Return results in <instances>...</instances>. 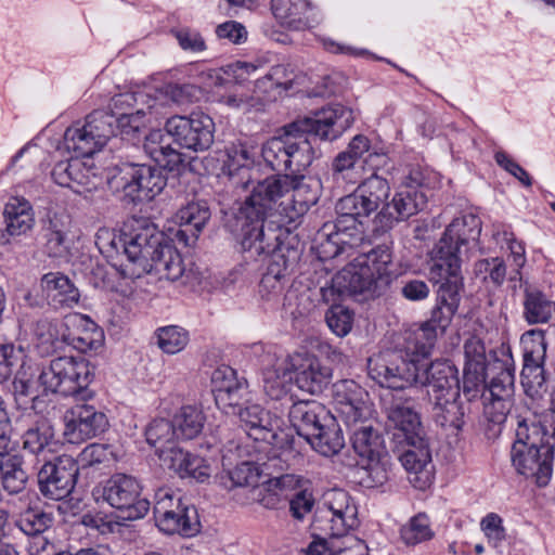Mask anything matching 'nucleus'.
Masks as SVG:
<instances>
[{"label":"nucleus","mask_w":555,"mask_h":555,"mask_svg":"<svg viewBox=\"0 0 555 555\" xmlns=\"http://www.w3.org/2000/svg\"><path fill=\"white\" fill-rule=\"evenodd\" d=\"M474 276L487 287H500L506 279V264L499 257L478 260L474 264Z\"/></svg>","instance_id":"nucleus-48"},{"label":"nucleus","mask_w":555,"mask_h":555,"mask_svg":"<svg viewBox=\"0 0 555 555\" xmlns=\"http://www.w3.org/2000/svg\"><path fill=\"white\" fill-rule=\"evenodd\" d=\"M54 436V429L48 422L38 421L21 436L22 449L46 460L47 454L53 452Z\"/></svg>","instance_id":"nucleus-36"},{"label":"nucleus","mask_w":555,"mask_h":555,"mask_svg":"<svg viewBox=\"0 0 555 555\" xmlns=\"http://www.w3.org/2000/svg\"><path fill=\"white\" fill-rule=\"evenodd\" d=\"M522 307V317L530 325L547 323L555 312V301L532 287L525 288Z\"/></svg>","instance_id":"nucleus-38"},{"label":"nucleus","mask_w":555,"mask_h":555,"mask_svg":"<svg viewBox=\"0 0 555 555\" xmlns=\"http://www.w3.org/2000/svg\"><path fill=\"white\" fill-rule=\"evenodd\" d=\"M292 254L293 258L291 259L289 256L285 255L281 249L273 251L264 275H272V278L276 280L287 282V276L291 274L296 263L295 251H292Z\"/></svg>","instance_id":"nucleus-63"},{"label":"nucleus","mask_w":555,"mask_h":555,"mask_svg":"<svg viewBox=\"0 0 555 555\" xmlns=\"http://www.w3.org/2000/svg\"><path fill=\"white\" fill-rule=\"evenodd\" d=\"M435 535L426 514L420 513L412 517L400 529V538L405 545H416L433 539Z\"/></svg>","instance_id":"nucleus-51"},{"label":"nucleus","mask_w":555,"mask_h":555,"mask_svg":"<svg viewBox=\"0 0 555 555\" xmlns=\"http://www.w3.org/2000/svg\"><path fill=\"white\" fill-rule=\"evenodd\" d=\"M426 206L427 196L423 190L418 188H404L383 206L376 216V221L383 230H388L396 223L405 221L424 210Z\"/></svg>","instance_id":"nucleus-20"},{"label":"nucleus","mask_w":555,"mask_h":555,"mask_svg":"<svg viewBox=\"0 0 555 555\" xmlns=\"http://www.w3.org/2000/svg\"><path fill=\"white\" fill-rule=\"evenodd\" d=\"M301 461L302 457L299 452L288 446L281 450L272 448L268 461L262 465L263 469L268 472V475H273L274 472L282 473L292 466L299 464Z\"/></svg>","instance_id":"nucleus-58"},{"label":"nucleus","mask_w":555,"mask_h":555,"mask_svg":"<svg viewBox=\"0 0 555 555\" xmlns=\"http://www.w3.org/2000/svg\"><path fill=\"white\" fill-rule=\"evenodd\" d=\"M177 219L181 227L190 228L192 238L197 240L198 234L210 219V210L206 203L193 202L179 209Z\"/></svg>","instance_id":"nucleus-50"},{"label":"nucleus","mask_w":555,"mask_h":555,"mask_svg":"<svg viewBox=\"0 0 555 555\" xmlns=\"http://www.w3.org/2000/svg\"><path fill=\"white\" fill-rule=\"evenodd\" d=\"M70 323L72 330L66 334V345L80 352L96 350L103 345V330L89 317L76 314Z\"/></svg>","instance_id":"nucleus-30"},{"label":"nucleus","mask_w":555,"mask_h":555,"mask_svg":"<svg viewBox=\"0 0 555 555\" xmlns=\"http://www.w3.org/2000/svg\"><path fill=\"white\" fill-rule=\"evenodd\" d=\"M23 357V348L0 339V383L7 380Z\"/></svg>","instance_id":"nucleus-62"},{"label":"nucleus","mask_w":555,"mask_h":555,"mask_svg":"<svg viewBox=\"0 0 555 555\" xmlns=\"http://www.w3.org/2000/svg\"><path fill=\"white\" fill-rule=\"evenodd\" d=\"M93 371L83 358H54L39 371L38 383L44 393L73 397L75 401H91L95 392L89 389Z\"/></svg>","instance_id":"nucleus-6"},{"label":"nucleus","mask_w":555,"mask_h":555,"mask_svg":"<svg viewBox=\"0 0 555 555\" xmlns=\"http://www.w3.org/2000/svg\"><path fill=\"white\" fill-rule=\"evenodd\" d=\"M63 438L70 444H81L104 434L109 422L104 412L89 401H76L63 415Z\"/></svg>","instance_id":"nucleus-10"},{"label":"nucleus","mask_w":555,"mask_h":555,"mask_svg":"<svg viewBox=\"0 0 555 555\" xmlns=\"http://www.w3.org/2000/svg\"><path fill=\"white\" fill-rule=\"evenodd\" d=\"M3 216L10 235L25 234L35 223L30 204L20 197H13L5 204Z\"/></svg>","instance_id":"nucleus-40"},{"label":"nucleus","mask_w":555,"mask_h":555,"mask_svg":"<svg viewBox=\"0 0 555 555\" xmlns=\"http://www.w3.org/2000/svg\"><path fill=\"white\" fill-rule=\"evenodd\" d=\"M358 508L350 495L340 489L327 491L318 506L311 529L330 537H346L358 527Z\"/></svg>","instance_id":"nucleus-8"},{"label":"nucleus","mask_w":555,"mask_h":555,"mask_svg":"<svg viewBox=\"0 0 555 555\" xmlns=\"http://www.w3.org/2000/svg\"><path fill=\"white\" fill-rule=\"evenodd\" d=\"M191 453L183 451L175 444L168 449H162L159 452V460L162 465L173 473L178 474L181 478H185L186 462Z\"/></svg>","instance_id":"nucleus-61"},{"label":"nucleus","mask_w":555,"mask_h":555,"mask_svg":"<svg viewBox=\"0 0 555 555\" xmlns=\"http://www.w3.org/2000/svg\"><path fill=\"white\" fill-rule=\"evenodd\" d=\"M426 358L406 346L405 356L401 351H387L370 358L367 372L372 379L389 389L403 390L416 386L413 392L424 403L460 395L457 367L449 360L427 363Z\"/></svg>","instance_id":"nucleus-1"},{"label":"nucleus","mask_w":555,"mask_h":555,"mask_svg":"<svg viewBox=\"0 0 555 555\" xmlns=\"http://www.w3.org/2000/svg\"><path fill=\"white\" fill-rule=\"evenodd\" d=\"M236 415L245 426L247 435L253 439L268 443H274L278 440L276 429L280 427L281 420L271 415L261 405L246 403Z\"/></svg>","instance_id":"nucleus-24"},{"label":"nucleus","mask_w":555,"mask_h":555,"mask_svg":"<svg viewBox=\"0 0 555 555\" xmlns=\"http://www.w3.org/2000/svg\"><path fill=\"white\" fill-rule=\"evenodd\" d=\"M363 268H367L372 275L376 278L378 286L387 284L389 266L392 256L388 246L379 245L356 259Z\"/></svg>","instance_id":"nucleus-46"},{"label":"nucleus","mask_w":555,"mask_h":555,"mask_svg":"<svg viewBox=\"0 0 555 555\" xmlns=\"http://www.w3.org/2000/svg\"><path fill=\"white\" fill-rule=\"evenodd\" d=\"M79 467L70 455L47 461L38 472L40 493L50 500H63L73 491Z\"/></svg>","instance_id":"nucleus-13"},{"label":"nucleus","mask_w":555,"mask_h":555,"mask_svg":"<svg viewBox=\"0 0 555 555\" xmlns=\"http://www.w3.org/2000/svg\"><path fill=\"white\" fill-rule=\"evenodd\" d=\"M305 439L317 452L324 456L337 454L345 446L343 433L334 416L319 426L314 436Z\"/></svg>","instance_id":"nucleus-39"},{"label":"nucleus","mask_w":555,"mask_h":555,"mask_svg":"<svg viewBox=\"0 0 555 555\" xmlns=\"http://www.w3.org/2000/svg\"><path fill=\"white\" fill-rule=\"evenodd\" d=\"M291 372L295 374L297 386L311 395L321 393L331 383L332 369L317 357L296 353L287 357Z\"/></svg>","instance_id":"nucleus-21"},{"label":"nucleus","mask_w":555,"mask_h":555,"mask_svg":"<svg viewBox=\"0 0 555 555\" xmlns=\"http://www.w3.org/2000/svg\"><path fill=\"white\" fill-rule=\"evenodd\" d=\"M205 421L202 410L193 405H184L176 413L172 423L177 437L193 439L202 433Z\"/></svg>","instance_id":"nucleus-44"},{"label":"nucleus","mask_w":555,"mask_h":555,"mask_svg":"<svg viewBox=\"0 0 555 555\" xmlns=\"http://www.w3.org/2000/svg\"><path fill=\"white\" fill-rule=\"evenodd\" d=\"M57 321L39 319L29 322L26 317L18 319V338L29 341L41 357L62 350L66 345V333Z\"/></svg>","instance_id":"nucleus-17"},{"label":"nucleus","mask_w":555,"mask_h":555,"mask_svg":"<svg viewBox=\"0 0 555 555\" xmlns=\"http://www.w3.org/2000/svg\"><path fill=\"white\" fill-rule=\"evenodd\" d=\"M147 443L155 448V452L159 455L162 449L175 444L177 437L172 421L166 418L153 420L145 430Z\"/></svg>","instance_id":"nucleus-52"},{"label":"nucleus","mask_w":555,"mask_h":555,"mask_svg":"<svg viewBox=\"0 0 555 555\" xmlns=\"http://www.w3.org/2000/svg\"><path fill=\"white\" fill-rule=\"evenodd\" d=\"M189 343L188 332L179 326L170 325L157 331L158 347L168 354L182 351Z\"/></svg>","instance_id":"nucleus-56"},{"label":"nucleus","mask_w":555,"mask_h":555,"mask_svg":"<svg viewBox=\"0 0 555 555\" xmlns=\"http://www.w3.org/2000/svg\"><path fill=\"white\" fill-rule=\"evenodd\" d=\"M83 125L92 134L100 149H102L112 137L116 135V117L111 113L94 111L88 115Z\"/></svg>","instance_id":"nucleus-47"},{"label":"nucleus","mask_w":555,"mask_h":555,"mask_svg":"<svg viewBox=\"0 0 555 555\" xmlns=\"http://www.w3.org/2000/svg\"><path fill=\"white\" fill-rule=\"evenodd\" d=\"M424 406L425 403L416 392L393 398L385 408L387 426L401 433L406 441H420L421 437H425V429L417 409L422 410Z\"/></svg>","instance_id":"nucleus-16"},{"label":"nucleus","mask_w":555,"mask_h":555,"mask_svg":"<svg viewBox=\"0 0 555 555\" xmlns=\"http://www.w3.org/2000/svg\"><path fill=\"white\" fill-rule=\"evenodd\" d=\"M352 447L362 459L380 456L387 453L379 434L372 426L362 425L352 433Z\"/></svg>","instance_id":"nucleus-45"},{"label":"nucleus","mask_w":555,"mask_h":555,"mask_svg":"<svg viewBox=\"0 0 555 555\" xmlns=\"http://www.w3.org/2000/svg\"><path fill=\"white\" fill-rule=\"evenodd\" d=\"M169 134L162 130H152L144 140L145 153L160 167L170 171L179 170L184 159L182 154L171 147Z\"/></svg>","instance_id":"nucleus-31"},{"label":"nucleus","mask_w":555,"mask_h":555,"mask_svg":"<svg viewBox=\"0 0 555 555\" xmlns=\"http://www.w3.org/2000/svg\"><path fill=\"white\" fill-rule=\"evenodd\" d=\"M555 444L539 448L512 449V464L519 475L545 487L552 477Z\"/></svg>","instance_id":"nucleus-18"},{"label":"nucleus","mask_w":555,"mask_h":555,"mask_svg":"<svg viewBox=\"0 0 555 555\" xmlns=\"http://www.w3.org/2000/svg\"><path fill=\"white\" fill-rule=\"evenodd\" d=\"M336 411L348 427L364 424L370 414L366 391L350 379L334 384L333 391Z\"/></svg>","instance_id":"nucleus-19"},{"label":"nucleus","mask_w":555,"mask_h":555,"mask_svg":"<svg viewBox=\"0 0 555 555\" xmlns=\"http://www.w3.org/2000/svg\"><path fill=\"white\" fill-rule=\"evenodd\" d=\"M433 421L459 435L473 420V405L470 400H461L460 395L439 398L425 403Z\"/></svg>","instance_id":"nucleus-22"},{"label":"nucleus","mask_w":555,"mask_h":555,"mask_svg":"<svg viewBox=\"0 0 555 555\" xmlns=\"http://www.w3.org/2000/svg\"><path fill=\"white\" fill-rule=\"evenodd\" d=\"M546 378L544 365L522 366L521 384L532 399L546 392Z\"/></svg>","instance_id":"nucleus-59"},{"label":"nucleus","mask_w":555,"mask_h":555,"mask_svg":"<svg viewBox=\"0 0 555 555\" xmlns=\"http://www.w3.org/2000/svg\"><path fill=\"white\" fill-rule=\"evenodd\" d=\"M53 522L52 514L42 511L39 507H28L22 512L16 520V526L27 535L37 537L33 542L30 548L36 547L33 555H39V552H44L47 547L51 546L47 539L40 537L47 531Z\"/></svg>","instance_id":"nucleus-33"},{"label":"nucleus","mask_w":555,"mask_h":555,"mask_svg":"<svg viewBox=\"0 0 555 555\" xmlns=\"http://www.w3.org/2000/svg\"><path fill=\"white\" fill-rule=\"evenodd\" d=\"M227 168L231 183L235 188L247 189L251 183V168L256 151L243 142H233L225 149Z\"/></svg>","instance_id":"nucleus-27"},{"label":"nucleus","mask_w":555,"mask_h":555,"mask_svg":"<svg viewBox=\"0 0 555 555\" xmlns=\"http://www.w3.org/2000/svg\"><path fill=\"white\" fill-rule=\"evenodd\" d=\"M333 286L341 294L364 295L365 298L379 296L380 287L375 276L367 268L358 261L340 270L333 278Z\"/></svg>","instance_id":"nucleus-23"},{"label":"nucleus","mask_w":555,"mask_h":555,"mask_svg":"<svg viewBox=\"0 0 555 555\" xmlns=\"http://www.w3.org/2000/svg\"><path fill=\"white\" fill-rule=\"evenodd\" d=\"M41 288L54 309L73 308L79 302V289L68 276L60 272H49L41 279Z\"/></svg>","instance_id":"nucleus-29"},{"label":"nucleus","mask_w":555,"mask_h":555,"mask_svg":"<svg viewBox=\"0 0 555 555\" xmlns=\"http://www.w3.org/2000/svg\"><path fill=\"white\" fill-rule=\"evenodd\" d=\"M271 10L281 25L300 30L310 26L311 5L308 0H271Z\"/></svg>","instance_id":"nucleus-34"},{"label":"nucleus","mask_w":555,"mask_h":555,"mask_svg":"<svg viewBox=\"0 0 555 555\" xmlns=\"http://www.w3.org/2000/svg\"><path fill=\"white\" fill-rule=\"evenodd\" d=\"M63 144L65 150L73 153V157L77 159L80 157H90L101 150L85 125L81 127H69L65 131Z\"/></svg>","instance_id":"nucleus-43"},{"label":"nucleus","mask_w":555,"mask_h":555,"mask_svg":"<svg viewBox=\"0 0 555 555\" xmlns=\"http://www.w3.org/2000/svg\"><path fill=\"white\" fill-rule=\"evenodd\" d=\"M361 216H348L339 214L336 222H334L336 234L333 236L336 243H341L343 248H353L363 242V230L358 218Z\"/></svg>","instance_id":"nucleus-49"},{"label":"nucleus","mask_w":555,"mask_h":555,"mask_svg":"<svg viewBox=\"0 0 555 555\" xmlns=\"http://www.w3.org/2000/svg\"><path fill=\"white\" fill-rule=\"evenodd\" d=\"M325 320L333 333L344 337L351 331L353 314L346 307L333 306L327 310Z\"/></svg>","instance_id":"nucleus-60"},{"label":"nucleus","mask_w":555,"mask_h":555,"mask_svg":"<svg viewBox=\"0 0 555 555\" xmlns=\"http://www.w3.org/2000/svg\"><path fill=\"white\" fill-rule=\"evenodd\" d=\"M128 233L112 232L108 253L120 250L143 271L155 272L160 279L178 280L184 272L181 255L164 233L145 220H137Z\"/></svg>","instance_id":"nucleus-3"},{"label":"nucleus","mask_w":555,"mask_h":555,"mask_svg":"<svg viewBox=\"0 0 555 555\" xmlns=\"http://www.w3.org/2000/svg\"><path fill=\"white\" fill-rule=\"evenodd\" d=\"M388 454L362 460V466L367 472L369 487L382 486L388 479Z\"/></svg>","instance_id":"nucleus-64"},{"label":"nucleus","mask_w":555,"mask_h":555,"mask_svg":"<svg viewBox=\"0 0 555 555\" xmlns=\"http://www.w3.org/2000/svg\"><path fill=\"white\" fill-rule=\"evenodd\" d=\"M36 372L31 365L22 363L13 380V393L18 404H27L28 401H35L38 398L36 386L38 380L34 379Z\"/></svg>","instance_id":"nucleus-53"},{"label":"nucleus","mask_w":555,"mask_h":555,"mask_svg":"<svg viewBox=\"0 0 555 555\" xmlns=\"http://www.w3.org/2000/svg\"><path fill=\"white\" fill-rule=\"evenodd\" d=\"M212 392L217 406L225 414L236 413L248 403V384L240 378L234 369L228 365L217 367L211 376Z\"/></svg>","instance_id":"nucleus-15"},{"label":"nucleus","mask_w":555,"mask_h":555,"mask_svg":"<svg viewBox=\"0 0 555 555\" xmlns=\"http://www.w3.org/2000/svg\"><path fill=\"white\" fill-rule=\"evenodd\" d=\"M51 178L60 186L77 191L76 186L86 184L88 176L83 163L70 157L60 160L53 166Z\"/></svg>","instance_id":"nucleus-41"},{"label":"nucleus","mask_w":555,"mask_h":555,"mask_svg":"<svg viewBox=\"0 0 555 555\" xmlns=\"http://www.w3.org/2000/svg\"><path fill=\"white\" fill-rule=\"evenodd\" d=\"M0 480L9 494L21 493L28 482V474L23 468V457L13 455L0 462Z\"/></svg>","instance_id":"nucleus-42"},{"label":"nucleus","mask_w":555,"mask_h":555,"mask_svg":"<svg viewBox=\"0 0 555 555\" xmlns=\"http://www.w3.org/2000/svg\"><path fill=\"white\" fill-rule=\"evenodd\" d=\"M165 130L178 145L194 152L206 151L214 143L215 122L202 112L172 116L167 119Z\"/></svg>","instance_id":"nucleus-11"},{"label":"nucleus","mask_w":555,"mask_h":555,"mask_svg":"<svg viewBox=\"0 0 555 555\" xmlns=\"http://www.w3.org/2000/svg\"><path fill=\"white\" fill-rule=\"evenodd\" d=\"M321 194V181L317 178L305 176H292V189L288 202H285L286 219L296 221L308 209L315 205Z\"/></svg>","instance_id":"nucleus-25"},{"label":"nucleus","mask_w":555,"mask_h":555,"mask_svg":"<svg viewBox=\"0 0 555 555\" xmlns=\"http://www.w3.org/2000/svg\"><path fill=\"white\" fill-rule=\"evenodd\" d=\"M464 354L467 367L464 371V393L470 392L480 382L485 370L486 347L477 336H470L464 344Z\"/></svg>","instance_id":"nucleus-37"},{"label":"nucleus","mask_w":555,"mask_h":555,"mask_svg":"<svg viewBox=\"0 0 555 555\" xmlns=\"http://www.w3.org/2000/svg\"><path fill=\"white\" fill-rule=\"evenodd\" d=\"M409 449L400 456V462L406 472L415 475L411 482L421 481L420 488H425L430 483L431 478V453L425 437L420 441L412 439L406 441Z\"/></svg>","instance_id":"nucleus-28"},{"label":"nucleus","mask_w":555,"mask_h":555,"mask_svg":"<svg viewBox=\"0 0 555 555\" xmlns=\"http://www.w3.org/2000/svg\"><path fill=\"white\" fill-rule=\"evenodd\" d=\"M156 526L167 534L178 533L183 537H193L201 530L197 509L185 503L179 505L178 509H171Z\"/></svg>","instance_id":"nucleus-32"},{"label":"nucleus","mask_w":555,"mask_h":555,"mask_svg":"<svg viewBox=\"0 0 555 555\" xmlns=\"http://www.w3.org/2000/svg\"><path fill=\"white\" fill-rule=\"evenodd\" d=\"M108 184L114 191L122 192L131 202H149L162 193L167 178L159 168L122 164L114 169Z\"/></svg>","instance_id":"nucleus-9"},{"label":"nucleus","mask_w":555,"mask_h":555,"mask_svg":"<svg viewBox=\"0 0 555 555\" xmlns=\"http://www.w3.org/2000/svg\"><path fill=\"white\" fill-rule=\"evenodd\" d=\"M333 415L315 400H300L289 408L288 418L297 434L304 438L314 436L315 430Z\"/></svg>","instance_id":"nucleus-26"},{"label":"nucleus","mask_w":555,"mask_h":555,"mask_svg":"<svg viewBox=\"0 0 555 555\" xmlns=\"http://www.w3.org/2000/svg\"><path fill=\"white\" fill-rule=\"evenodd\" d=\"M480 232L481 221L477 216L467 214L455 218L431 250L433 273L440 275L448 270L461 273L462 248L477 242Z\"/></svg>","instance_id":"nucleus-7"},{"label":"nucleus","mask_w":555,"mask_h":555,"mask_svg":"<svg viewBox=\"0 0 555 555\" xmlns=\"http://www.w3.org/2000/svg\"><path fill=\"white\" fill-rule=\"evenodd\" d=\"M498 373L493 375L488 385L487 390L491 398L514 399L515 392V375L514 369L500 364Z\"/></svg>","instance_id":"nucleus-54"},{"label":"nucleus","mask_w":555,"mask_h":555,"mask_svg":"<svg viewBox=\"0 0 555 555\" xmlns=\"http://www.w3.org/2000/svg\"><path fill=\"white\" fill-rule=\"evenodd\" d=\"M292 189V175H275L257 182L238 209L236 219L243 233L244 248L266 250L263 221L274 214L286 219L285 202Z\"/></svg>","instance_id":"nucleus-4"},{"label":"nucleus","mask_w":555,"mask_h":555,"mask_svg":"<svg viewBox=\"0 0 555 555\" xmlns=\"http://www.w3.org/2000/svg\"><path fill=\"white\" fill-rule=\"evenodd\" d=\"M102 496L118 509L122 519L142 518L150 509V502L141 498V487L135 478L126 474L111 476L103 486Z\"/></svg>","instance_id":"nucleus-12"},{"label":"nucleus","mask_w":555,"mask_h":555,"mask_svg":"<svg viewBox=\"0 0 555 555\" xmlns=\"http://www.w3.org/2000/svg\"><path fill=\"white\" fill-rule=\"evenodd\" d=\"M353 120V112L341 104L322 108L314 118L298 119L285 126L283 133L267 140L261 146V157L273 171L299 173L314 159L308 134L333 141L349 129Z\"/></svg>","instance_id":"nucleus-2"},{"label":"nucleus","mask_w":555,"mask_h":555,"mask_svg":"<svg viewBox=\"0 0 555 555\" xmlns=\"http://www.w3.org/2000/svg\"><path fill=\"white\" fill-rule=\"evenodd\" d=\"M75 461L77 466L86 468L113 463L116 461V454L111 444L91 443L82 449Z\"/></svg>","instance_id":"nucleus-55"},{"label":"nucleus","mask_w":555,"mask_h":555,"mask_svg":"<svg viewBox=\"0 0 555 555\" xmlns=\"http://www.w3.org/2000/svg\"><path fill=\"white\" fill-rule=\"evenodd\" d=\"M292 372L287 358H278L272 367L263 372V391L271 400L285 399L292 388Z\"/></svg>","instance_id":"nucleus-35"},{"label":"nucleus","mask_w":555,"mask_h":555,"mask_svg":"<svg viewBox=\"0 0 555 555\" xmlns=\"http://www.w3.org/2000/svg\"><path fill=\"white\" fill-rule=\"evenodd\" d=\"M389 193L388 181L373 172L362 181L354 193L337 202L336 211L341 215L367 217L387 199Z\"/></svg>","instance_id":"nucleus-14"},{"label":"nucleus","mask_w":555,"mask_h":555,"mask_svg":"<svg viewBox=\"0 0 555 555\" xmlns=\"http://www.w3.org/2000/svg\"><path fill=\"white\" fill-rule=\"evenodd\" d=\"M260 478L258 467L251 462H242L222 477L223 485L227 488L233 487H255Z\"/></svg>","instance_id":"nucleus-57"},{"label":"nucleus","mask_w":555,"mask_h":555,"mask_svg":"<svg viewBox=\"0 0 555 555\" xmlns=\"http://www.w3.org/2000/svg\"><path fill=\"white\" fill-rule=\"evenodd\" d=\"M429 279L440 284L437 291V302L431 311L430 319L417 331L406 338L408 346L414 348L416 354L428 357L437 338V330L441 333L450 325L455 312L459 309L463 287V276L459 272H441L440 275L433 273V266L429 267Z\"/></svg>","instance_id":"nucleus-5"}]
</instances>
